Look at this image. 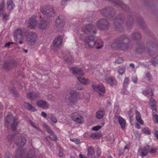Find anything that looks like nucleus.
<instances>
[{
  "label": "nucleus",
  "instance_id": "obj_1",
  "mask_svg": "<svg viewBox=\"0 0 158 158\" xmlns=\"http://www.w3.org/2000/svg\"><path fill=\"white\" fill-rule=\"evenodd\" d=\"M94 27L92 25L89 24L84 27L83 30L77 33V35L79 39L82 40L84 42L85 46L87 48H92L95 44V41L93 37L89 36L85 38L84 35L81 32H83L87 34H95L96 32L93 31Z\"/></svg>",
  "mask_w": 158,
  "mask_h": 158
},
{
  "label": "nucleus",
  "instance_id": "obj_2",
  "mask_svg": "<svg viewBox=\"0 0 158 158\" xmlns=\"http://www.w3.org/2000/svg\"><path fill=\"white\" fill-rule=\"evenodd\" d=\"M23 35L27 38V41L35 40L37 35L35 33H29L25 30L19 28L16 29L14 31L13 36L14 40L20 44L23 43Z\"/></svg>",
  "mask_w": 158,
  "mask_h": 158
},
{
  "label": "nucleus",
  "instance_id": "obj_3",
  "mask_svg": "<svg viewBox=\"0 0 158 158\" xmlns=\"http://www.w3.org/2000/svg\"><path fill=\"white\" fill-rule=\"evenodd\" d=\"M69 96L65 102L68 105H72L76 103L81 98L80 94L75 91L71 90L69 92Z\"/></svg>",
  "mask_w": 158,
  "mask_h": 158
},
{
  "label": "nucleus",
  "instance_id": "obj_4",
  "mask_svg": "<svg viewBox=\"0 0 158 158\" xmlns=\"http://www.w3.org/2000/svg\"><path fill=\"white\" fill-rule=\"evenodd\" d=\"M40 10L43 13L49 16H53L54 15V10L51 6H44L41 7Z\"/></svg>",
  "mask_w": 158,
  "mask_h": 158
},
{
  "label": "nucleus",
  "instance_id": "obj_5",
  "mask_svg": "<svg viewBox=\"0 0 158 158\" xmlns=\"http://www.w3.org/2000/svg\"><path fill=\"white\" fill-rule=\"evenodd\" d=\"M92 86V88L95 91L98 92L100 96H103L105 92V88L103 84L97 85L94 83H93Z\"/></svg>",
  "mask_w": 158,
  "mask_h": 158
},
{
  "label": "nucleus",
  "instance_id": "obj_6",
  "mask_svg": "<svg viewBox=\"0 0 158 158\" xmlns=\"http://www.w3.org/2000/svg\"><path fill=\"white\" fill-rule=\"evenodd\" d=\"M71 118L73 121L79 124L82 123L84 121L83 117L77 112L73 113Z\"/></svg>",
  "mask_w": 158,
  "mask_h": 158
},
{
  "label": "nucleus",
  "instance_id": "obj_7",
  "mask_svg": "<svg viewBox=\"0 0 158 158\" xmlns=\"http://www.w3.org/2000/svg\"><path fill=\"white\" fill-rule=\"evenodd\" d=\"M5 121L6 122L10 123L11 121H14L13 124L12 125V127L13 130H14L15 128L16 125H17L18 121L17 120H15L13 116L11 114H9L7 115L6 117Z\"/></svg>",
  "mask_w": 158,
  "mask_h": 158
},
{
  "label": "nucleus",
  "instance_id": "obj_8",
  "mask_svg": "<svg viewBox=\"0 0 158 158\" xmlns=\"http://www.w3.org/2000/svg\"><path fill=\"white\" fill-rule=\"evenodd\" d=\"M149 149V147L147 146L144 148H140L138 151V155L142 157L146 156L148 153Z\"/></svg>",
  "mask_w": 158,
  "mask_h": 158
},
{
  "label": "nucleus",
  "instance_id": "obj_9",
  "mask_svg": "<svg viewBox=\"0 0 158 158\" xmlns=\"http://www.w3.org/2000/svg\"><path fill=\"white\" fill-rule=\"evenodd\" d=\"M108 25V23L107 21L105 20H101L98 21L97 24L98 27L101 30H103Z\"/></svg>",
  "mask_w": 158,
  "mask_h": 158
},
{
  "label": "nucleus",
  "instance_id": "obj_10",
  "mask_svg": "<svg viewBox=\"0 0 158 158\" xmlns=\"http://www.w3.org/2000/svg\"><path fill=\"white\" fill-rule=\"evenodd\" d=\"M62 42V36H59L56 37L54 40L53 43V46L56 48L61 45Z\"/></svg>",
  "mask_w": 158,
  "mask_h": 158
},
{
  "label": "nucleus",
  "instance_id": "obj_11",
  "mask_svg": "<svg viewBox=\"0 0 158 158\" xmlns=\"http://www.w3.org/2000/svg\"><path fill=\"white\" fill-rule=\"evenodd\" d=\"M5 9L4 0H1L0 1V14H2L4 18L7 17L8 15L4 12Z\"/></svg>",
  "mask_w": 158,
  "mask_h": 158
},
{
  "label": "nucleus",
  "instance_id": "obj_12",
  "mask_svg": "<svg viewBox=\"0 0 158 158\" xmlns=\"http://www.w3.org/2000/svg\"><path fill=\"white\" fill-rule=\"evenodd\" d=\"M38 107L44 109H47L49 107V105L45 101L42 100H38L37 102Z\"/></svg>",
  "mask_w": 158,
  "mask_h": 158
},
{
  "label": "nucleus",
  "instance_id": "obj_13",
  "mask_svg": "<svg viewBox=\"0 0 158 158\" xmlns=\"http://www.w3.org/2000/svg\"><path fill=\"white\" fill-rule=\"evenodd\" d=\"M49 23V21L43 20L38 24V27L41 30L45 29L48 27Z\"/></svg>",
  "mask_w": 158,
  "mask_h": 158
},
{
  "label": "nucleus",
  "instance_id": "obj_14",
  "mask_svg": "<svg viewBox=\"0 0 158 158\" xmlns=\"http://www.w3.org/2000/svg\"><path fill=\"white\" fill-rule=\"evenodd\" d=\"M28 26L31 29L34 28L37 25V20L35 18L31 17L28 21Z\"/></svg>",
  "mask_w": 158,
  "mask_h": 158
},
{
  "label": "nucleus",
  "instance_id": "obj_15",
  "mask_svg": "<svg viewBox=\"0 0 158 158\" xmlns=\"http://www.w3.org/2000/svg\"><path fill=\"white\" fill-rule=\"evenodd\" d=\"M55 23L56 26L57 27H62L65 24L64 21L62 19L61 16L58 17Z\"/></svg>",
  "mask_w": 158,
  "mask_h": 158
},
{
  "label": "nucleus",
  "instance_id": "obj_16",
  "mask_svg": "<svg viewBox=\"0 0 158 158\" xmlns=\"http://www.w3.org/2000/svg\"><path fill=\"white\" fill-rule=\"evenodd\" d=\"M156 102L152 98H151L149 100V106L150 108L153 110H156Z\"/></svg>",
  "mask_w": 158,
  "mask_h": 158
},
{
  "label": "nucleus",
  "instance_id": "obj_17",
  "mask_svg": "<svg viewBox=\"0 0 158 158\" xmlns=\"http://www.w3.org/2000/svg\"><path fill=\"white\" fill-rule=\"evenodd\" d=\"M71 70L73 73L77 75L83 76L84 74L83 71L76 67L72 68Z\"/></svg>",
  "mask_w": 158,
  "mask_h": 158
},
{
  "label": "nucleus",
  "instance_id": "obj_18",
  "mask_svg": "<svg viewBox=\"0 0 158 158\" xmlns=\"http://www.w3.org/2000/svg\"><path fill=\"white\" fill-rule=\"evenodd\" d=\"M77 79L81 83L84 85H88L90 83L89 80L87 78H85L81 77H77Z\"/></svg>",
  "mask_w": 158,
  "mask_h": 158
},
{
  "label": "nucleus",
  "instance_id": "obj_19",
  "mask_svg": "<svg viewBox=\"0 0 158 158\" xmlns=\"http://www.w3.org/2000/svg\"><path fill=\"white\" fill-rule=\"evenodd\" d=\"M7 9L9 11H11L14 9L15 5L12 0H7Z\"/></svg>",
  "mask_w": 158,
  "mask_h": 158
},
{
  "label": "nucleus",
  "instance_id": "obj_20",
  "mask_svg": "<svg viewBox=\"0 0 158 158\" xmlns=\"http://www.w3.org/2000/svg\"><path fill=\"white\" fill-rule=\"evenodd\" d=\"M39 95L35 93H29L27 95V98L31 100H35L38 97Z\"/></svg>",
  "mask_w": 158,
  "mask_h": 158
},
{
  "label": "nucleus",
  "instance_id": "obj_21",
  "mask_svg": "<svg viewBox=\"0 0 158 158\" xmlns=\"http://www.w3.org/2000/svg\"><path fill=\"white\" fill-rule=\"evenodd\" d=\"M105 80L108 84L111 85H115L117 83L116 80L114 79L111 77L106 78Z\"/></svg>",
  "mask_w": 158,
  "mask_h": 158
},
{
  "label": "nucleus",
  "instance_id": "obj_22",
  "mask_svg": "<svg viewBox=\"0 0 158 158\" xmlns=\"http://www.w3.org/2000/svg\"><path fill=\"white\" fill-rule=\"evenodd\" d=\"M45 127L46 128V130L50 134L49 136L50 138L52 140H56V137L53 132L48 128L47 125H45Z\"/></svg>",
  "mask_w": 158,
  "mask_h": 158
},
{
  "label": "nucleus",
  "instance_id": "obj_23",
  "mask_svg": "<svg viewBox=\"0 0 158 158\" xmlns=\"http://www.w3.org/2000/svg\"><path fill=\"white\" fill-rule=\"evenodd\" d=\"M136 120L141 125H143L144 122L142 120L140 113L137 111H136Z\"/></svg>",
  "mask_w": 158,
  "mask_h": 158
},
{
  "label": "nucleus",
  "instance_id": "obj_24",
  "mask_svg": "<svg viewBox=\"0 0 158 158\" xmlns=\"http://www.w3.org/2000/svg\"><path fill=\"white\" fill-rule=\"evenodd\" d=\"M119 123L123 129L125 128L126 126L125 121L121 117H119L118 118Z\"/></svg>",
  "mask_w": 158,
  "mask_h": 158
},
{
  "label": "nucleus",
  "instance_id": "obj_25",
  "mask_svg": "<svg viewBox=\"0 0 158 158\" xmlns=\"http://www.w3.org/2000/svg\"><path fill=\"white\" fill-rule=\"evenodd\" d=\"M104 114V111L103 110L98 111L96 113V117L98 119L102 118Z\"/></svg>",
  "mask_w": 158,
  "mask_h": 158
},
{
  "label": "nucleus",
  "instance_id": "obj_26",
  "mask_svg": "<svg viewBox=\"0 0 158 158\" xmlns=\"http://www.w3.org/2000/svg\"><path fill=\"white\" fill-rule=\"evenodd\" d=\"M152 116V119L153 122L156 124H158V115L156 113L153 112Z\"/></svg>",
  "mask_w": 158,
  "mask_h": 158
},
{
  "label": "nucleus",
  "instance_id": "obj_27",
  "mask_svg": "<svg viewBox=\"0 0 158 158\" xmlns=\"http://www.w3.org/2000/svg\"><path fill=\"white\" fill-rule=\"evenodd\" d=\"M94 151V148L92 147L89 148L88 149V154L89 155H91L92 158H94L95 153Z\"/></svg>",
  "mask_w": 158,
  "mask_h": 158
},
{
  "label": "nucleus",
  "instance_id": "obj_28",
  "mask_svg": "<svg viewBox=\"0 0 158 158\" xmlns=\"http://www.w3.org/2000/svg\"><path fill=\"white\" fill-rule=\"evenodd\" d=\"M143 93L145 95H148L151 96H153V95L152 90L150 89L147 90L143 91Z\"/></svg>",
  "mask_w": 158,
  "mask_h": 158
},
{
  "label": "nucleus",
  "instance_id": "obj_29",
  "mask_svg": "<svg viewBox=\"0 0 158 158\" xmlns=\"http://www.w3.org/2000/svg\"><path fill=\"white\" fill-rule=\"evenodd\" d=\"M48 118L54 123H56L57 122L56 118L52 114H48Z\"/></svg>",
  "mask_w": 158,
  "mask_h": 158
},
{
  "label": "nucleus",
  "instance_id": "obj_30",
  "mask_svg": "<svg viewBox=\"0 0 158 158\" xmlns=\"http://www.w3.org/2000/svg\"><path fill=\"white\" fill-rule=\"evenodd\" d=\"M143 134L146 135H149L150 134V131L148 127H144L142 130Z\"/></svg>",
  "mask_w": 158,
  "mask_h": 158
},
{
  "label": "nucleus",
  "instance_id": "obj_31",
  "mask_svg": "<svg viewBox=\"0 0 158 158\" xmlns=\"http://www.w3.org/2000/svg\"><path fill=\"white\" fill-rule=\"evenodd\" d=\"M19 140H20V142L18 143L17 145L20 146H23L26 143L25 139L23 137L21 139H19Z\"/></svg>",
  "mask_w": 158,
  "mask_h": 158
},
{
  "label": "nucleus",
  "instance_id": "obj_32",
  "mask_svg": "<svg viewBox=\"0 0 158 158\" xmlns=\"http://www.w3.org/2000/svg\"><path fill=\"white\" fill-rule=\"evenodd\" d=\"M25 106L29 110L32 111H35L36 110V109L31 105L28 103H26L25 104Z\"/></svg>",
  "mask_w": 158,
  "mask_h": 158
},
{
  "label": "nucleus",
  "instance_id": "obj_33",
  "mask_svg": "<svg viewBox=\"0 0 158 158\" xmlns=\"http://www.w3.org/2000/svg\"><path fill=\"white\" fill-rule=\"evenodd\" d=\"M125 70V68L124 67H119L118 69V73L122 75L124 72Z\"/></svg>",
  "mask_w": 158,
  "mask_h": 158
},
{
  "label": "nucleus",
  "instance_id": "obj_34",
  "mask_svg": "<svg viewBox=\"0 0 158 158\" xmlns=\"http://www.w3.org/2000/svg\"><path fill=\"white\" fill-rule=\"evenodd\" d=\"M96 45H97L96 48L98 49H100L103 46V42L102 41H101L100 42H98Z\"/></svg>",
  "mask_w": 158,
  "mask_h": 158
},
{
  "label": "nucleus",
  "instance_id": "obj_35",
  "mask_svg": "<svg viewBox=\"0 0 158 158\" xmlns=\"http://www.w3.org/2000/svg\"><path fill=\"white\" fill-rule=\"evenodd\" d=\"M129 82V79L128 77H125L123 82V86L124 87H126Z\"/></svg>",
  "mask_w": 158,
  "mask_h": 158
},
{
  "label": "nucleus",
  "instance_id": "obj_36",
  "mask_svg": "<svg viewBox=\"0 0 158 158\" xmlns=\"http://www.w3.org/2000/svg\"><path fill=\"white\" fill-rule=\"evenodd\" d=\"M103 125L104 124H103V125L102 126H101L100 125H98L96 126H95L92 127V129L94 131H97L98 130L100 129Z\"/></svg>",
  "mask_w": 158,
  "mask_h": 158
},
{
  "label": "nucleus",
  "instance_id": "obj_37",
  "mask_svg": "<svg viewBox=\"0 0 158 158\" xmlns=\"http://www.w3.org/2000/svg\"><path fill=\"white\" fill-rule=\"evenodd\" d=\"M96 155L95 156L94 155V158H98V156H99L101 154L100 151L99 149H98L96 151Z\"/></svg>",
  "mask_w": 158,
  "mask_h": 158
},
{
  "label": "nucleus",
  "instance_id": "obj_38",
  "mask_svg": "<svg viewBox=\"0 0 158 158\" xmlns=\"http://www.w3.org/2000/svg\"><path fill=\"white\" fill-rule=\"evenodd\" d=\"M156 151V148H152L150 150V152L151 154H154Z\"/></svg>",
  "mask_w": 158,
  "mask_h": 158
},
{
  "label": "nucleus",
  "instance_id": "obj_39",
  "mask_svg": "<svg viewBox=\"0 0 158 158\" xmlns=\"http://www.w3.org/2000/svg\"><path fill=\"white\" fill-rule=\"evenodd\" d=\"M72 141L75 142L77 144H78L80 143V141L79 139H74L72 140Z\"/></svg>",
  "mask_w": 158,
  "mask_h": 158
},
{
  "label": "nucleus",
  "instance_id": "obj_40",
  "mask_svg": "<svg viewBox=\"0 0 158 158\" xmlns=\"http://www.w3.org/2000/svg\"><path fill=\"white\" fill-rule=\"evenodd\" d=\"M157 63H158V58H156L154 59L152 61V64L155 65Z\"/></svg>",
  "mask_w": 158,
  "mask_h": 158
},
{
  "label": "nucleus",
  "instance_id": "obj_41",
  "mask_svg": "<svg viewBox=\"0 0 158 158\" xmlns=\"http://www.w3.org/2000/svg\"><path fill=\"white\" fill-rule=\"evenodd\" d=\"M133 115V114L131 111H130L128 112V115L131 119L132 118Z\"/></svg>",
  "mask_w": 158,
  "mask_h": 158
},
{
  "label": "nucleus",
  "instance_id": "obj_42",
  "mask_svg": "<svg viewBox=\"0 0 158 158\" xmlns=\"http://www.w3.org/2000/svg\"><path fill=\"white\" fill-rule=\"evenodd\" d=\"M137 77L136 76L133 77L132 80L134 82L136 83L137 82Z\"/></svg>",
  "mask_w": 158,
  "mask_h": 158
},
{
  "label": "nucleus",
  "instance_id": "obj_43",
  "mask_svg": "<svg viewBox=\"0 0 158 158\" xmlns=\"http://www.w3.org/2000/svg\"><path fill=\"white\" fill-rule=\"evenodd\" d=\"M14 42H9L7 43H6L5 45V47H9L11 44H14Z\"/></svg>",
  "mask_w": 158,
  "mask_h": 158
},
{
  "label": "nucleus",
  "instance_id": "obj_44",
  "mask_svg": "<svg viewBox=\"0 0 158 158\" xmlns=\"http://www.w3.org/2000/svg\"><path fill=\"white\" fill-rule=\"evenodd\" d=\"M135 126L136 127L137 129H139L141 128L140 126L138 123H135Z\"/></svg>",
  "mask_w": 158,
  "mask_h": 158
},
{
  "label": "nucleus",
  "instance_id": "obj_45",
  "mask_svg": "<svg viewBox=\"0 0 158 158\" xmlns=\"http://www.w3.org/2000/svg\"><path fill=\"white\" fill-rule=\"evenodd\" d=\"M122 61L123 60L121 58H119L117 60V62L118 63H121L122 62Z\"/></svg>",
  "mask_w": 158,
  "mask_h": 158
},
{
  "label": "nucleus",
  "instance_id": "obj_46",
  "mask_svg": "<svg viewBox=\"0 0 158 158\" xmlns=\"http://www.w3.org/2000/svg\"><path fill=\"white\" fill-rule=\"evenodd\" d=\"M79 157L80 158H87L85 155L81 154H79Z\"/></svg>",
  "mask_w": 158,
  "mask_h": 158
},
{
  "label": "nucleus",
  "instance_id": "obj_47",
  "mask_svg": "<svg viewBox=\"0 0 158 158\" xmlns=\"http://www.w3.org/2000/svg\"><path fill=\"white\" fill-rule=\"evenodd\" d=\"M42 115L44 117H46L47 116V114L44 112H42L41 113Z\"/></svg>",
  "mask_w": 158,
  "mask_h": 158
},
{
  "label": "nucleus",
  "instance_id": "obj_48",
  "mask_svg": "<svg viewBox=\"0 0 158 158\" xmlns=\"http://www.w3.org/2000/svg\"><path fill=\"white\" fill-rule=\"evenodd\" d=\"M155 135L156 138L157 139H158V131H155Z\"/></svg>",
  "mask_w": 158,
  "mask_h": 158
},
{
  "label": "nucleus",
  "instance_id": "obj_49",
  "mask_svg": "<svg viewBox=\"0 0 158 158\" xmlns=\"http://www.w3.org/2000/svg\"><path fill=\"white\" fill-rule=\"evenodd\" d=\"M91 137L93 138H95L97 136V135L96 134H92L91 135Z\"/></svg>",
  "mask_w": 158,
  "mask_h": 158
},
{
  "label": "nucleus",
  "instance_id": "obj_50",
  "mask_svg": "<svg viewBox=\"0 0 158 158\" xmlns=\"http://www.w3.org/2000/svg\"><path fill=\"white\" fill-rule=\"evenodd\" d=\"M135 134L137 136H139L140 135L139 133L137 131H136L135 132Z\"/></svg>",
  "mask_w": 158,
  "mask_h": 158
},
{
  "label": "nucleus",
  "instance_id": "obj_51",
  "mask_svg": "<svg viewBox=\"0 0 158 158\" xmlns=\"http://www.w3.org/2000/svg\"><path fill=\"white\" fill-rule=\"evenodd\" d=\"M58 155L60 156H62L63 155V153L61 152H59Z\"/></svg>",
  "mask_w": 158,
  "mask_h": 158
},
{
  "label": "nucleus",
  "instance_id": "obj_52",
  "mask_svg": "<svg viewBox=\"0 0 158 158\" xmlns=\"http://www.w3.org/2000/svg\"><path fill=\"white\" fill-rule=\"evenodd\" d=\"M30 152H29L28 154L27 158H32V154L31 156H29V154H30Z\"/></svg>",
  "mask_w": 158,
  "mask_h": 158
},
{
  "label": "nucleus",
  "instance_id": "obj_53",
  "mask_svg": "<svg viewBox=\"0 0 158 158\" xmlns=\"http://www.w3.org/2000/svg\"><path fill=\"white\" fill-rule=\"evenodd\" d=\"M147 77L148 78V79H150L149 78L151 77V76L149 74H147L146 75Z\"/></svg>",
  "mask_w": 158,
  "mask_h": 158
},
{
  "label": "nucleus",
  "instance_id": "obj_54",
  "mask_svg": "<svg viewBox=\"0 0 158 158\" xmlns=\"http://www.w3.org/2000/svg\"><path fill=\"white\" fill-rule=\"evenodd\" d=\"M130 66V67H132L133 68L134 67V64H131Z\"/></svg>",
  "mask_w": 158,
  "mask_h": 158
},
{
  "label": "nucleus",
  "instance_id": "obj_55",
  "mask_svg": "<svg viewBox=\"0 0 158 158\" xmlns=\"http://www.w3.org/2000/svg\"><path fill=\"white\" fill-rule=\"evenodd\" d=\"M127 90L125 89L124 90V92H123V93L124 94H127Z\"/></svg>",
  "mask_w": 158,
  "mask_h": 158
},
{
  "label": "nucleus",
  "instance_id": "obj_56",
  "mask_svg": "<svg viewBox=\"0 0 158 158\" xmlns=\"http://www.w3.org/2000/svg\"><path fill=\"white\" fill-rule=\"evenodd\" d=\"M24 51L26 53H27V50H25V49H24Z\"/></svg>",
  "mask_w": 158,
  "mask_h": 158
},
{
  "label": "nucleus",
  "instance_id": "obj_57",
  "mask_svg": "<svg viewBox=\"0 0 158 158\" xmlns=\"http://www.w3.org/2000/svg\"><path fill=\"white\" fill-rule=\"evenodd\" d=\"M128 149V148H127V147H125V148H124V149L125 150V149Z\"/></svg>",
  "mask_w": 158,
  "mask_h": 158
},
{
  "label": "nucleus",
  "instance_id": "obj_58",
  "mask_svg": "<svg viewBox=\"0 0 158 158\" xmlns=\"http://www.w3.org/2000/svg\"><path fill=\"white\" fill-rule=\"evenodd\" d=\"M120 49H122V50H124L125 49V48H122V47H121Z\"/></svg>",
  "mask_w": 158,
  "mask_h": 158
},
{
  "label": "nucleus",
  "instance_id": "obj_59",
  "mask_svg": "<svg viewBox=\"0 0 158 158\" xmlns=\"http://www.w3.org/2000/svg\"><path fill=\"white\" fill-rule=\"evenodd\" d=\"M108 158H113L111 156H109L108 157Z\"/></svg>",
  "mask_w": 158,
  "mask_h": 158
},
{
  "label": "nucleus",
  "instance_id": "obj_60",
  "mask_svg": "<svg viewBox=\"0 0 158 158\" xmlns=\"http://www.w3.org/2000/svg\"><path fill=\"white\" fill-rule=\"evenodd\" d=\"M5 158H10V157L9 158V157H7L6 156Z\"/></svg>",
  "mask_w": 158,
  "mask_h": 158
},
{
  "label": "nucleus",
  "instance_id": "obj_61",
  "mask_svg": "<svg viewBox=\"0 0 158 158\" xmlns=\"http://www.w3.org/2000/svg\"><path fill=\"white\" fill-rule=\"evenodd\" d=\"M124 45L125 46L124 44H122V46H123Z\"/></svg>",
  "mask_w": 158,
  "mask_h": 158
},
{
  "label": "nucleus",
  "instance_id": "obj_62",
  "mask_svg": "<svg viewBox=\"0 0 158 158\" xmlns=\"http://www.w3.org/2000/svg\"><path fill=\"white\" fill-rule=\"evenodd\" d=\"M34 127L35 128H36L35 126H34Z\"/></svg>",
  "mask_w": 158,
  "mask_h": 158
},
{
  "label": "nucleus",
  "instance_id": "obj_63",
  "mask_svg": "<svg viewBox=\"0 0 158 158\" xmlns=\"http://www.w3.org/2000/svg\"><path fill=\"white\" fill-rule=\"evenodd\" d=\"M101 79H103V78H102V77H101Z\"/></svg>",
  "mask_w": 158,
  "mask_h": 158
}]
</instances>
